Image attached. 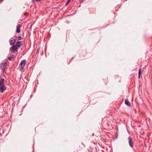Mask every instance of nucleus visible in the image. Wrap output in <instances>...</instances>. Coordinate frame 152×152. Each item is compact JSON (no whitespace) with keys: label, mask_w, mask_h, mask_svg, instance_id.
<instances>
[{"label":"nucleus","mask_w":152,"mask_h":152,"mask_svg":"<svg viewBox=\"0 0 152 152\" xmlns=\"http://www.w3.org/2000/svg\"><path fill=\"white\" fill-rule=\"evenodd\" d=\"M26 64V61L25 60H22L21 62L20 63L19 66H20V71H22L25 66Z\"/></svg>","instance_id":"nucleus-1"},{"label":"nucleus","mask_w":152,"mask_h":152,"mask_svg":"<svg viewBox=\"0 0 152 152\" xmlns=\"http://www.w3.org/2000/svg\"><path fill=\"white\" fill-rule=\"evenodd\" d=\"M129 144L131 147L133 148V142L132 138L130 137H129L128 138Z\"/></svg>","instance_id":"nucleus-2"},{"label":"nucleus","mask_w":152,"mask_h":152,"mask_svg":"<svg viewBox=\"0 0 152 152\" xmlns=\"http://www.w3.org/2000/svg\"><path fill=\"white\" fill-rule=\"evenodd\" d=\"M18 48L15 46V45H13L10 48V50L13 52L17 51Z\"/></svg>","instance_id":"nucleus-3"},{"label":"nucleus","mask_w":152,"mask_h":152,"mask_svg":"<svg viewBox=\"0 0 152 152\" xmlns=\"http://www.w3.org/2000/svg\"><path fill=\"white\" fill-rule=\"evenodd\" d=\"M16 41V39H13L12 40L10 39L9 40V42L10 44L11 45H14V44H15V42Z\"/></svg>","instance_id":"nucleus-4"},{"label":"nucleus","mask_w":152,"mask_h":152,"mask_svg":"<svg viewBox=\"0 0 152 152\" xmlns=\"http://www.w3.org/2000/svg\"><path fill=\"white\" fill-rule=\"evenodd\" d=\"M22 41L18 42H16L15 46L18 48H19L22 43Z\"/></svg>","instance_id":"nucleus-5"},{"label":"nucleus","mask_w":152,"mask_h":152,"mask_svg":"<svg viewBox=\"0 0 152 152\" xmlns=\"http://www.w3.org/2000/svg\"><path fill=\"white\" fill-rule=\"evenodd\" d=\"M20 27L21 25L20 24H18L17 25L16 32L17 33H19L20 32Z\"/></svg>","instance_id":"nucleus-6"},{"label":"nucleus","mask_w":152,"mask_h":152,"mask_svg":"<svg viewBox=\"0 0 152 152\" xmlns=\"http://www.w3.org/2000/svg\"><path fill=\"white\" fill-rule=\"evenodd\" d=\"M7 65V63H3L1 64V67L2 68V69L4 68Z\"/></svg>","instance_id":"nucleus-7"},{"label":"nucleus","mask_w":152,"mask_h":152,"mask_svg":"<svg viewBox=\"0 0 152 152\" xmlns=\"http://www.w3.org/2000/svg\"><path fill=\"white\" fill-rule=\"evenodd\" d=\"M4 79H1L0 80V87L2 86L3 85H5V84H4Z\"/></svg>","instance_id":"nucleus-8"},{"label":"nucleus","mask_w":152,"mask_h":152,"mask_svg":"<svg viewBox=\"0 0 152 152\" xmlns=\"http://www.w3.org/2000/svg\"><path fill=\"white\" fill-rule=\"evenodd\" d=\"M125 103L127 106H130V103L129 102V100L127 99L125 100Z\"/></svg>","instance_id":"nucleus-9"},{"label":"nucleus","mask_w":152,"mask_h":152,"mask_svg":"<svg viewBox=\"0 0 152 152\" xmlns=\"http://www.w3.org/2000/svg\"><path fill=\"white\" fill-rule=\"evenodd\" d=\"M4 85H3L2 86H1L0 87V90L1 92L3 93L4 91Z\"/></svg>","instance_id":"nucleus-10"},{"label":"nucleus","mask_w":152,"mask_h":152,"mask_svg":"<svg viewBox=\"0 0 152 152\" xmlns=\"http://www.w3.org/2000/svg\"><path fill=\"white\" fill-rule=\"evenodd\" d=\"M141 68H140L138 72V77L139 78H140V75L141 74Z\"/></svg>","instance_id":"nucleus-11"},{"label":"nucleus","mask_w":152,"mask_h":152,"mask_svg":"<svg viewBox=\"0 0 152 152\" xmlns=\"http://www.w3.org/2000/svg\"><path fill=\"white\" fill-rule=\"evenodd\" d=\"M70 0H68L65 4V6H66L67 5L69 4L70 2Z\"/></svg>","instance_id":"nucleus-12"},{"label":"nucleus","mask_w":152,"mask_h":152,"mask_svg":"<svg viewBox=\"0 0 152 152\" xmlns=\"http://www.w3.org/2000/svg\"><path fill=\"white\" fill-rule=\"evenodd\" d=\"M18 38L19 40H20L21 39V37H20V36H19L18 37Z\"/></svg>","instance_id":"nucleus-13"},{"label":"nucleus","mask_w":152,"mask_h":152,"mask_svg":"<svg viewBox=\"0 0 152 152\" xmlns=\"http://www.w3.org/2000/svg\"><path fill=\"white\" fill-rule=\"evenodd\" d=\"M35 1L37 2H39L40 1V0H35Z\"/></svg>","instance_id":"nucleus-14"},{"label":"nucleus","mask_w":152,"mask_h":152,"mask_svg":"<svg viewBox=\"0 0 152 152\" xmlns=\"http://www.w3.org/2000/svg\"><path fill=\"white\" fill-rule=\"evenodd\" d=\"M32 26V25H31V26H30V28H31Z\"/></svg>","instance_id":"nucleus-15"},{"label":"nucleus","mask_w":152,"mask_h":152,"mask_svg":"<svg viewBox=\"0 0 152 152\" xmlns=\"http://www.w3.org/2000/svg\"><path fill=\"white\" fill-rule=\"evenodd\" d=\"M70 1H71V0H70Z\"/></svg>","instance_id":"nucleus-16"}]
</instances>
